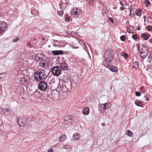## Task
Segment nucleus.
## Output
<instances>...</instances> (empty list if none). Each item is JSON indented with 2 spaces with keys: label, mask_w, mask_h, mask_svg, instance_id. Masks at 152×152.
Returning a JSON list of instances; mask_svg holds the SVG:
<instances>
[{
  "label": "nucleus",
  "mask_w": 152,
  "mask_h": 152,
  "mask_svg": "<svg viewBox=\"0 0 152 152\" xmlns=\"http://www.w3.org/2000/svg\"><path fill=\"white\" fill-rule=\"evenodd\" d=\"M47 77V75L45 71L42 69H39L34 74V78L37 81L44 80Z\"/></svg>",
  "instance_id": "f257e3e1"
},
{
  "label": "nucleus",
  "mask_w": 152,
  "mask_h": 152,
  "mask_svg": "<svg viewBox=\"0 0 152 152\" xmlns=\"http://www.w3.org/2000/svg\"><path fill=\"white\" fill-rule=\"evenodd\" d=\"M114 56L115 53L111 49L107 50L104 53L103 62H105L107 64L111 63L113 61Z\"/></svg>",
  "instance_id": "f03ea898"
},
{
  "label": "nucleus",
  "mask_w": 152,
  "mask_h": 152,
  "mask_svg": "<svg viewBox=\"0 0 152 152\" xmlns=\"http://www.w3.org/2000/svg\"><path fill=\"white\" fill-rule=\"evenodd\" d=\"M51 71L53 74L56 76H59L61 73L60 68L58 66H53L52 68Z\"/></svg>",
  "instance_id": "7ed1b4c3"
},
{
  "label": "nucleus",
  "mask_w": 152,
  "mask_h": 152,
  "mask_svg": "<svg viewBox=\"0 0 152 152\" xmlns=\"http://www.w3.org/2000/svg\"><path fill=\"white\" fill-rule=\"evenodd\" d=\"M7 27V24L4 21L0 22V34H2L6 28Z\"/></svg>",
  "instance_id": "20e7f679"
},
{
  "label": "nucleus",
  "mask_w": 152,
  "mask_h": 152,
  "mask_svg": "<svg viewBox=\"0 0 152 152\" xmlns=\"http://www.w3.org/2000/svg\"><path fill=\"white\" fill-rule=\"evenodd\" d=\"M80 14V10L79 9L77 8H73L71 11L72 15L75 18H78Z\"/></svg>",
  "instance_id": "39448f33"
},
{
  "label": "nucleus",
  "mask_w": 152,
  "mask_h": 152,
  "mask_svg": "<svg viewBox=\"0 0 152 152\" xmlns=\"http://www.w3.org/2000/svg\"><path fill=\"white\" fill-rule=\"evenodd\" d=\"M39 89L42 91H45L47 88V84L45 82L41 81L38 84Z\"/></svg>",
  "instance_id": "423d86ee"
},
{
  "label": "nucleus",
  "mask_w": 152,
  "mask_h": 152,
  "mask_svg": "<svg viewBox=\"0 0 152 152\" xmlns=\"http://www.w3.org/2000/svg\"><path fill=\"white\" fill-rule=\"evenodd\" d=\"M72 121V117L69 115H66L64 117V123L65 124H69Z\"/></svg>",
  "instance_id": "0eeeda50"
},
{
  "label": "nucleus",
  "mask_w": 152,
  "mask_h": 152,
  "mask_svg": "<svg viewBox=\"0 0 152 152\" xmlns=\"http://www.w3.org/2000/svg\"><path fill=\"white\" fill-rule=\"evenodd\" d=\"M10 107L8 106L5 108L2 109V110L5 115L9 116L11 114V110Z\"/></svg>",
  "instance_id": "6e6552de"
},
{
  "label": "nucleus",
  "mask_w": 152,
  "mask_h": 152,
  "mask_svg": "<svg viewBox=\"0 0 152 152\" xmlns=\"http://www.w3.org/2000/svg\"><path fill=\"white\" fill-rule=\"evenodd\" d=\"M40 66L43 68H45V66L48 65V61L45 59H42L39 64Z\"/></svg>",
  "instance_id": "1a4fd4ad"
},
{
  "label": "nucleus",
  "mask_w": 152,
  "mask_h": 152,
  "mask_svg": "<svg viewBox=\"0 0 152 152\" xmlns=\"http://www.w3.org/2000/svg\"><path fill=\"white\" fill-rule=\"evenodd\" d=\"M59 67L60 68L61 70H66L68 69V65L65 63L61 64Z\"/></svg>",
  "instance_id": "9d476101"
},
{
  "label": "nucleus",
  "mask_w": 152,
  "mask_h": 152,
  "mask_svg": "<svg viewBox=\"0 0 152 152\" xmlns=\"http://www.w3.org/2000/svg\"><path fill=\"white\" fill-rule=\"evenodd\" d=\"M107 67L108 68V69L113 72L116 73L118 71V68L114 66H110L109 65H108Z\"/></svg>",
  "instance_id": "9b49d317"
},
{
  "label": "nucleus",
  "mask_w": 152,
  "mask_h": 152,
  "mask_svg": "<svg viewBox=\"0 0 152 152\" xmlns=\"http://www.w3.org/2000/svg\"><path fill=\"white\" fill-rule=\"evenodd\" d=\"M80 134L78 133L74 134L73 135V140L75 141H77L80 139Z\"/></svg>",
  "instance_id": "f8f14e48"
},
{
  "label": "nucleus",
  "mask_w": 152,
  "mask_h": 152,
  "mask_svg": "<svg viewBox=\"0 0 152 152\" xmlns=\"http://www.w3.org/2000/svg\"><path fill=\"white\" fill-rule=\"evenodd\" d=\"M148 53L146 52H140V56L141 58L145 59L148 55Z\"/></svg>",
  "instance_id": "ddd939ff"
},
{
  "label": "nucleus",
  "mask_w": 152,
  "mask_h": 152,
  "mask_svg": "<svg viewBox=\"0 0 152 152\" xmlns=\"http://www.w3.org/2000/svg\"><path fill=\"white\" fill-rule=\"evenodd\" d=\"M64 2H61L59 4L60 7L61 9L64 10L66 8L67 4H66V1H63Z\"/></svg>",
  "instance_id": "4468645a"
},
{
  "label": "nucleus",
  "mask_w": 152,
  "mask_h": 152,
  "mask_svg": "<svg viewBox=\"0 0 152 152\" xmlns=\"http://www.w3.org/2000/svg\"><path fill=\"white\" fill-rule=\"evenodd\" d=\"M101 104L102 105L104 106V110H106L111 106V104L107 102L104 104Z\"/></svg>",
  "instance_id": "2eb2a0df"
},
{
  "label": "nucleus",
  "mask_w": 152,
  "mask_h": 152,
  "mask_svg": "<svg viewBox=\"0 0 152 152\" xmlns=\"http://www.w3.org/2000/svg\"><path fill=\"white\" fill-rule=\"evenodd\" d=\"M52 53L54 55H58L60 54H63V52L62 50H56L54 51H52Z\"/></svg>",
  "instance_id": "dca6fc26"
},
{
  "label": "nucleus",
  "mask_w": 152,
  "mask_h": 152,
  "mask_svg": "<svg viewBox=\"0 0 152 152\" xmlns=\"http://www.w3.org/2000/svg\"><path fill=\"white\" fill-rule=\"evenodd\" d=\"M67 136L64 134L61 135L59 138V140L60 142H63L66 139Z\"/></svg>",
  "instance_id": "f3484780"
},
{
  "label": "nucleus",
  "mask_w": 152,
  "mask_h": 152,
  "mask_svg": "<svg viewBox=\"0 0 152 152\" xmlns=\"http://www.w3.org/2000/svg\"><path fill=\"white\" fill-rule=\"evenodd\" d=\"M82 112L83 114L87 115L89 113V108L88 107H86L83 110Z\"/></svg>",
  "instance_id": "a211bd4d"
},
{
  "label": "nucleus",
  "mask_w": 152,
  "mask_h": 152,
  "mask_svg": "<svg viewBox=\"0 0 152 152\" xmlns=\"http://www.w3.org/2000/svg\"><path fill=\"white\" fill-rule=\"evenodd\" d=\"M40 54H37L34 56V60H35L37 62H39L40 60H41L42 59L40 57Z\"/></svg>",
  "instance_id": "6ab92c4d"
},
{
  "label": "nucleus",
  "mask_w": 152,
  "mask_h": 152,
  "mask_svg": "<svg viewBox=\"0 0 152 152\" xmlns=\"http://www.w3.org/2000/svg\"><path fill=\"white\" fill-rule=\"evenodd\" d=\"M141 50V51L140 52H146V51L147 53L148 52V49L147 47L145 46H143L142 47Z\"/></svg>",
  "instance_id": "aec40b11"
},
{
  "label": "nucleus",
  "mask_w": 152,
  "mask_h": 152,
  "mask_svg": "<svg viewBox=\"0 0 152 152\" xmlns=\"http://www.w3.org/2000/svg\"><path fill=\"white\" fill-rule=\"evenodd\" d=\"M133 67L135 69H137L138 68V64L137 61H135L134 62Z\"/></svg>",
  "instance_id": "412c9836"
},
{
  "label": "nucleus",
  "mask_w": 152,
  "mask_h": 152,
  "mask_svg": "<svg viewBox=\"0 0 152 152\" xmlns=\"http://www.w3.org/2000/svg\"><path fill=\"white\" fill-rule=\"evenodd\" d=\"M133 133L129 130H127L126 132V134L128 136L131 137L132 136Z\"/></svg>",
  "instance_id": "4be33fe9"
},
{
  "label": "nucleus",
  "mask_w": 152,
  "mask_h": 152,
  "mask_svg": "<svg viewBox=\"0 0 152 152\" xmlns=\"http://www.w3.org/2000/svg\"><path fill=\"white\" fill-rule=\"evenodd\" d=\"M20 81H21V83L23 84L26 82L27 79L26 77H23L21 78H20Z\"/></svg>",
  "instance_id": "5701e85b"
},
{
  "label": "nucleus",
  "mask_w": 152,
  "mask_h": 152,
  "mask_svg": "<svg viewBox=\"0 0 152 152\" xmlns=\"http://www.w3.org/2000/svg\"><path fill=\"white\" fill-rule=\"evenodd\" d=\"M121 55L122 56L124 57L125 59H126V58H127L129 56L126 53H125L124 52H122L121 53Z\"/></svg>",
  "instance_id": "b1692460"
},
{
  "label": "nucleus",
  "mask_w": 152,
  "mask_h": 152,
  "mask_svg": "<svg viewBox=\"0 0 152 152\" xmlns=\"http://www.w3.org/2000/svg\"><path fill=\"white\" fill-rule=\"evenodd\" d=\"M135 104L136 105L140 107L142 106V103L138 101H135Z\"/></svg>",
  "instance_id": "393cba45"
},
{
  "label": "nucleus",
  "mask_w": 152,
  "mask_h": 152,
  "mask_svg": "<svg viewBox=\"0 0 152 152\" xmlns=\"http://www.w3.org/2000/svg\"><path fill=\"white\" fill-rule=\"evenodd\" d=\"M141 37L144 38L145 40H147L148 39V37L147 36L145 35V34L143 33L141 34Z\"/></svg>",
  "instance_id": "a878e982"
},
{
  "label": "nucleus",
  "mask_w": 152,
  "mask_h": 152,
  "mask_svg": "<svg viewBox=\"0 0 152 152\" xmlns=\"http://www.w3.org/2000/svg\"><path fill=\"white\" fill-rule=\"evenodd\" d=\"M145 4L147 7L149 6L150 4L149 1H145Z\"/></svg>",
  "instance_id": "bb28decb"
},
{
  "label": "nucleus",
  "mask_w": 152,
  "mask_h": 152,
  "mask_svg": "<svg viewBox=\"0 0 152 152\" xmlns=\"http://www.w3.org/2000/svg\"><path fill=\"white\" fill-rule=\"evenodd\" d=\"M135 13L137 15L139 16L141 15V11L140 10H137L135 12Z\"/></svg>",
  "instance_id": "cd10ccee"
},
{
  "label": "nucleus",
  "mask_w": 152,
  "mask_h": 152,
  "mask_svg": "<svg viewBox=\"0 0 152 152\" xmlns=\"http://www.w3.org/2000/svg\"><path fill=\"white\" fill-rule=\"evenodd\" d=\"M5 75L3 73L0 74V80H3L4 79Z\"/></svg>",
  "instance_id": "c85d7f7f"
},
{
  "label": "nucleus",
  "mask_w": 152,
  "mask_h": 152,
  "mask_svg": "<svg viewBox=\"0 0 152 152\" xmlns=\"http://www.w3.org/2000/svg\"><path fill=\"white\" fill-rule=\"evenodd\" d=\"M19 39V38L18 37H15V38L13 39H12V41L14 42H16L18 41Z\"/></svg>",
  "instance_id": "c756f323"
},
{
  "label": "nucleus",
  "mask_w": 152,
  "mask_h": 152,
  "mask_svg": "<svg viewBox=\"0 0 152 152\" xmlns=\"http://www.w3.org/2000/svg\"><path fill=\"white\" fill-rule=\"evenodd\" d=\"M81 42H82V43H83V45L85 46V48H84V49H85V50L87 52V53L89 55V53L88 51V48H87V47L86 45V44H85V43H84V42H82V41H81Z\"/></svg>",
  "instance_id": "7c9ffc66"
},
{
  "label": "nucleus",
  "mask_w": 152,
  "mask_h": 152,
  "mask_svg": "<svg viewBox=\"0 0 152 152\" xmlns=\"http://www.w3.org/2000/svg\"><path fill=\"white\" fill-rule=\"evenodd\" d=\"M63 13L64 12L62 10L58 11V15L60 16L63 15Z\"/></svg>",
  "instance_id": "2f4dec72"
},
{
  "label": "nucleus",
  "mask_w": 152,
  "mask_h": 152,
  "mask_svg": "<svg viewBox=\"0 0 152 152\" xmlns=\"http://www.w3.org/2000/svg\"><path fill=\"white\" fill-rule=\"evenodd\" d=\"M120 39L121 40V41H125V37L124 35H122L121 37H120Z\"/></svg>",
  "instance_id": "473e14b6"
},
{
  "label": "nucleus",
  "mask_w": 152,
  "mask_h": 152,
  "mask_svg": "<svg viewBox=\"0 0 152 152\" xmlns=\"http://www.w3.org/2000/svg\"><path fill=\"white\" fill-rule=\"evenodd\" d=\"M135 95L137 96H141V94L140 92L137 91L135 92Z\"/></svg>",
  "instance_id": "72a5a7b5"
},
{
  "label": "nucleus",
  "mask_w": 152,
  "mask_h": 152,
  "mask_svg": "<svg viewBox=\"0 0 152 152\" xmlns=\"http://www.w3.org/2000/svg\"><path fill=\"white\" fill-rule=\"evenodd\" d=\"M147 29L149 31H151L152 30V27L150 25L147 26Z\"/></svg>",
  "instance_id": "f704fd0d"
},
{
  "label": "nucleus",
  "mask_w": 152,
  "mask_h": 152,
  "mask_svg": "<svg viewBox=\"0 0 152 152\" xmlns=\"http://www.w3.org/2000/svg\"><path fill=\"white\" fill-rule=\"evenodd\" d=\"M132 37L134 39H137V36L136 34H133L132 36Z\"/></svg>",
  "instance_id": "c9c22d12"
},
{
  "label": "nucleus",
  "mask_w": 152,
  "mask_h": 152,
  "mask_svg": "<svg viewBox=\"0 0 152 152\" xmlns=\"http://www.w3.org/2000/svg\"><path fill=\"white\" fill-rule=\"evenodd\" d=\"M69 146L68 145H64L63 147L64 149H67L69 147Z\"/></svg>",
  "instance_id": "e433bc0d"
},
{
  "label": "nucleus",
  "mask_w": 152,
  "mask_h": 152,
  "mask_svg": "<svg viewBox=\"0 0 152 152\" xmlns=\"http://www.w3.org/2000/svg\"><path fill=\"white\" fill-rule=\"evenodd\" d=\"M109 20L110 21H111L112 23H114V21L113 20V19L111 18H109Z\"/></svg>",
  "instance_id": "4c0bfd02"
},
{
  "label": "nucleus",
  "mask_w": 152,
  "mask_h": 152,
  "mask_svg": "<svg viewBox=\"0 0 152 152\" xmlns=\"http://www.w3.org/2000/svg\"><path fill=\"white\" fill-rule=\"evenodd\" d=\"M148 59L147 60V62L148 63H151L152 62V59Z\"/></svg>",
  "instance_id": "58836bf2"
},
{
  "label": "nucleus",
  "mask_w": 152,
  "mask_h": 152,
  "mask_svg": "<svg viewBox=\"0 0 152 152\" xmlns=\"http://www.w3.org/2000/svg\"><path fill=\"white\" fill-rule=\"evenodd\" d=\"M148 59H152V54L149 55L148 57Z\"/></svg>",
  "instance_id": "ea45409f"
},
{
  "label": "nucleus",
  "mask_w": 152,
  "mask_h": 152,
  "mask_svg": "<svg viewBox=\"0 0 152 152\" xmlns=\"http://www.w3.org/2000/svg\"><path fill=\"white\" fill-rule=\"evenodd\" d=\"M65 20L66 21H70V18L68 17H66Z\"/></svg>",
  "instance_id": "a19ab883"
},
{
  "label": "nucleus",
  "mask_w": 152,
  "mask_h": 152,
  "mask_svg": "<svg viewBox=\"0 0 152 152\" xmlns=\"http://www.w3.org/2000/svg\"><path fill=\"white\" fill-rule=\"evenodd\" d=\"M144 98L145 99V100L146 101H148L149 100V98L148 97H147L146 96H144Z\"/></svg>",
  "instance_id": "79ce46f5"
},
{
  "label": "nucleus",
  "mask_w": 152,
  "mask_h": 152,
  "mask_svg": "<svg viewBox=\"0 0 152 152\" xmlns=\"http://www.w3.org/2000/svg\"><path fill=\"white\" fill-rule=\"evenodd\" d=\"M127 31L129 33H132V31H131L130 30V29H129H129H127Z\"/></svg>",
  "instance_id": "37998d69"
},
{
  "label": "nucleus",
  "mask_w": 152,
  "mask_h": 152,
  "mask_svg": "<svg viewBox=\"0 0 152 152\" xmlns=\"http://www.w3.org/2000/svg\"><path fill=\"white\" fill-rule=\"evenodd\" d=\"M20 122H21L22 123H23L22 122V121H21V119H18V124L19 125V123Z\"/></svg>",
  "instance_id": "c03bdc74"
},
{
  "label": "nucleus",
  "mask_w": 152,
  "mask_h": 152,
  "mask_svg": "<svg viewBox=\"0 0 152 152\" xmlns=\"http://www.w3.org/2000/svg\"><path fill=\"white\" fill-rule=\"evenodd\" d=\"M124 6H123L121 7H120V10L121 11L123 10H124Z\"/></svg>",
  "instance_id": "a18cd8bd"
},
{
  "label": "nucleus",
  "mask_w": 152,
  "mask_h": 152,
  "mask_svg": "<svg viewBox=\"0 0 152 152\" xmlns=\"http://www.w3.org/2000/svg\"><path fill=\"white\" fill-rule=\"evenodd\" d=\"M52 151H53V149H52V148L49 149L48 150V152H52Z\"/></svg>",
  "instance_id": "49530a36"
},
{
  "label": "nucleus",
  "mask_w": 152,
  "mask_h": 152,
  "mask_svg": "<svg viewBox=\"0 0 152 152\" xmlns=\"http://www.w3.org/2000/svg\"><path fill=\"white\" fill-rule=\"evenodd\" d=\"M120 3L122 6H124V5L123 4V3L121 1H120Z\"/></svg>",
  "instance_id": "de8ad7c7"
},
{
  "label": "nucleus",
  "mask_w": 152,
  "mask_h": 152,
  "mask_svg": "<svg viewBox=\"0 0 152 152\" xmlns=\"http://www.w3.org/2000/svg\"><path fill=\"white\" fill-rule=\"evenodd\" d=\"M94 53H95V54L96 55H97L98 53V51L96 50H95V51H94Z\"/></svg>",
  "instance_id": "09e8293b"
},
{
  "label": "nucleus",
  "mask_w": 152,
  "mask_h": 152,
  "mask_svg": "<svg viewBox=\"0 0 152 152\" xmlns=\"http://www.w3.org/2000/svg\"><path fill=\"white\" fill-rule=\"evenodd\" d=\"M66 80L68 82L69 80V78L68 77H66Z\"/></svg>",
  "instance_id": "8fccbe9b"
},
{
  "label": "nucleus",
  "mask_w": 152,
  "mask_h": 152,
  "mask_svg": "<svg viewBox=\"0 0 152 152\" xmlns=\"http://www.w3.org/2000/svg\"><path fill=\"white\" fill-rule=\"evenodd\" d=\"M141 91L143 94L145 93V92L144 91L142 90H141Z\"/></svg>",
  "instance_id": "3c124183"
},
{
  "label": "nucleus",
  "mask_w": 152,
  "mask_h": 152,
  "mask_svg": "<svg viewBox=\"0 0 152 152\" xmlns=\"http://www.w3.org/2000/svg\"><path fill=\"white\" fill-rule=\"evenodd\" d=\"M101 124L102 126H104V123H102Z\"/></svg>",
  "instance_id": "603ef678"
},
{
  "label": "nucleus",
  "mask_w": 152,
  "mask_h": 152,
  "mask_svg": "<svg viewBox=\"0 0 152 152\" xmlns=\"http://www.w3.org/2000/svg\"><path fill=\"white\" fill-rule=\"evenodd\" d=\"M53 41L54 42H57V41L56 40H54V39H53Z\"/></svg>",
  "instance_id": "864d4df0"
},
{
  "label": "nucleus",
  "mask_w": 152,
  "mask_h": 152,
  "mask_svg": "<svg viewBox=\"0 0 152 152\" xmlns=\"http://www.w3.org/2000/svg\"><path fill=\"white\" fill-rule=\"evenodd\" d=\"M99 107H100V108L102 107V108H103V107H102V106H99Z\"/></svg>",
  "instance_id": "5fc2aeb1"
},
{
  "label": "nucleus",
  "mask_w": 152,
  "mask_h": 152,
  "mask_svg": "<svg viewBox=\"0 0 152 152\" xmlns=\"http://www.w3.org/2000/svg\"><path fill=\"white\" fill-rule=\"evenodd\" d=\"M139 29H140V28H137V30H139Z\"/></svg>",
  "instance_id": "6e6d98bb"
},
{
  "label": "nucleus",
  "mask_w": 152,
  "mask_h": 152,
  "mask_svg": "<svg viewBox=\"0 0 152 152\" xmlns=\"http://www.w3.org/2000/svg\"><path fill=\"white\" fill-rule=\"evenodd\" d=\"M57 35H58V36H60L61 35H59V34H57Z\"/></svg>",
  "instance_id": "4d7b16f0"
},
{
  "label": "nucleus",
  "mask_w": 152,
  "mask_h": 152,
  "mask_svg": "<svg viewBox=\"0 0 152 152\" xmlns=\"http://www.w3.org/2000/svg\"><path fill=\"white\" fill-rule=\"evenodd\" d=\"M93 1L91 0V1ZM90 2V1H89V3Z\"/></svg>",
  "instance_id": "13d9d810"
},
{
  "label": "nucleus",
  "mask_w": 152,
  "mask_h": 152,
  "mask_svg": "<svg viewBox=\"0 0 152 152\" xmlns=\"http://www.w3.org/2000/svg\"><path fill=\"white\" fill-rule=\"evenodd\" d=\"M69 83H70V84H71V82H70V81H69Z\"/></svg>",
  "instance_id": "bf43d9fd"
},
{
  "label": "nucleus",
  "mask_w": 152,
  "mask_h": 152,
  "mask_svg": "<svg viewBox=\"0 0 152 152\" xmlns=\"http://www.w3.org/2000/svg\"><path fill=\"white\" fill-rule=\"evenodd\" d=\"M125 4V5H127V4Z\"/></svg>",
  "instance_id": "052dcab7"
}]
</instances>
